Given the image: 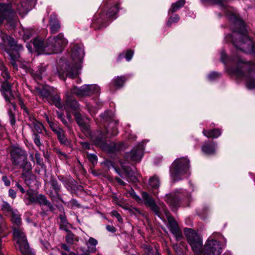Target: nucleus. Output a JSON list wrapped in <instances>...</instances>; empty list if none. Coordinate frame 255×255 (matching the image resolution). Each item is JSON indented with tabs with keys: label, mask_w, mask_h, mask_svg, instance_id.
Returning a JSON list of instances; mask_svg holds the SVG:
<instances>
[{
	"label": "nucleus",
	"mask_w": 255,
	"mask_h": 255,
	"mask_svg": "<svg viewBox=\"0 0 255 255\" xmlns=\"http://www.w3.org/2000/svg\"><path fill=\"white\" fill-rule=\"evenodd\" d=\"M202 3L207 1L218 4L220 8L224 10L230 21H232L238 26L232 34H228L225 36L227 41H231L234 45L238 49L246 53L255 54V44L252 41L249 36L245 33L246 31L244 22L240 19L236 14L235 9L227 5L225 0H201Z\"/></svg>",
	"instance_id": "f257e3e1"
},
{
	"label": "nucleus",
	"mask_w": 255,
	"mask_h": 255,
	"mask_svg": "<svg viewBox=\"0 0 255 255\" xmlns=\"http://www.w3.org/2000/svg\"><path fill=\"white\" fill-rule=\"evenodd\" d=\"M221 60L223 63H226L229 62L232 65L228 70L230 74L240 78L247 77V88L249 89L255 88V79L251 77L255 70V64L246 63L239 55L228 58L224 51L221 52Z\"/></svg>",
	"instance_id": "f03ea898"
},
{
	"label": "nucleus",
	"mask_w": 255,
	"mask_h": 255,
	"mask_svg": "<svg viewBox=\"0 0 255 255\" xmlns=\"http://www.w3.org/2000/svg\"><path fill=\"white\" fill-rule=\"evenodd\" d=\"M0 46L9 55L10 63L13 68L17 70L18 67L24 70L26 73L33 74V70L30 68L29 64L25 61L22 62L19 52L23 49L21 44H18L13 38L1 32L0 34Z\"/></svg>",
	"instance_id": "7ed1b4c3"
},
{
	"label": "nucleus",
	"mask_w": 255,
	"mask_h": 255,
	"mask_svg": "<svg viewBox=\"0 0 255 255\" xmlns=\"http://www.w3.org/2000/svg\"><path fill=\"white\" fill-rule=\"evenodd\" d=\"M84 56L83 47L80 44H75L71 47V57L72 59L73 66H71L67 62L62 65L58 70L59 77L65 80L66 77L74 78L78 74V71L81 69V64Z\"/></svg>",
	"instance_id": "20e7f679"
},
{
	"label": "nucleus",
	"mask_w": 255,
	"mask_h": 255,
	"mask_svg": "<svg viewBox=\"0 0 255 255\" xmlns=\"http://www.w3.org/2000/svg\"><path fill=\"white\" fill-rule=\"evenodd\" d=\"M189 160L186 158L176 159L172 164L170 173L174 182L179 181L189 176Z\"/></svg>",
	"instance_id": "39448f33"
},
{
	"label": "nucleus",
	"mask_w": 255,
	"mask_h": 255,
	"mask_svg": "<svg viewBox=\"0 0 255 255\" xmlns=\"http://www.w3.org/2000/svg\"><path fill=\"white\" fill-rule=\"evenodd\" d=\"M13 235L14 241L23 255H34L30 249L25 233L21 227L12 226Z\"/></svg>",
	"instance_id": "423d86ee"
},
{
	"label": "nucleus",
	"mask_w": 255,
	"mask_h": 255,
	"mask_svg": "<svg viewBox=\"0 0 255 255\" xmlns=\"http://www.w3.org/2000/svg\"><path fill=\"white\" fill-rule=\"evenodd\" d=\"M68 43L62 33L49 37L46 41V54L58 53L62 51Z\"/></svg>",
	"instance_id": "0eeeda50"
},
{
	"label": "nucleus",
	"mask_w": 255,
	"mask_h": 255,
	"mask_svg": "<svg viewBox=\"0 0 255 255\" xmlns=\"http://www.w3.org/2000/svg\"><path fill=\"white\" fill-rule=\"evenodd\" d=\"M15 8L11 3H0V24L6 20L11 27H13L16 21V16L14 11Z\"/></svg>",
	"instance_id": "6e6552de"
},
{
	"label": "nucleus",
	"mask_w": 255,
	"mask_h": 255,
	"mask_svg": "<svg viewBox=\"0 0 255 255\" xmlns=\"http://www.w3.org/2000/svg\"><path fill=\"white\" fill-rule=\"evenodd\" d=\"M4 98L7 103V113L10 125L13 127L15 124L16 104L13 102L14 96L12 92L10 91L8 85H4Z\"/></svg>",
	"instance_id": "1a4fd4ad"
},
{
	"label": "nucleus",
	"mask_w": 255,
	"mask_h": 255,
	"mask_svg": "<svg viewBox=\"0 0 255 255\" xmlns=\"http://www.w3.org/2000/svg\"><path fill=\"white\" fill-rule=\"evenodd\" d=\"M185 234L194 252L197 254L200 253L203 245L201 237L194 230L190 228L185 229Z\"/></svg>",
	"instance_id": "9d476101"
},
{
	"label": "nucleus",
	"mask_w": 255,
	"mask_h": 255,
	"mask_svg": "<svg viewBox=\"0 0 255 255\" xmlns=\"http://www.w3.org/2000/svg\"><path fill=\"white\" fill-rule=\"evenodd\" d=\"M100 91V87L95 84L84 85L80 88L74 87L71 93L77 96H90L93 94H98Z\"/></svg>",
	"instance_id": "9b49d317"
},
{
	"label": "nucleus",
	"mask_w": 255,
	"mask_h": 255,
	"mask_svg": "<svg viewBox=\"0 0 255 255\" xmlns=\"http://www.w3.org/2000/svg\"><path fill=\"white\" fill-rule=\"evenodd\" d=\"M222 248L219 242L214 240H209L205 245L203 255H220Z\"/></svg>",
	"instance_id": "f8f14e48"
},
{
	"label": "nucleus",
	"mask_w": 255,
	"mask_h": 255,
	"mask_svg": "<svg viewBox=\"0 0 255 255\" xmlns=\"http://www.w3.org/2000/svg\"><path fill=\"white\" fill-rule=\"evenodd\" d=\"M10 155L12 163L15 166L20 165V163L26 158L27 156L24 150L16 147H13L11 149Z\"/></svg>",
	"instance_id": "ddd939ff"
},
{
	"label": "nucleus",
	"mask_w": 255,
	"mask_h": 255,
	"mask_svg": "<svg viewBox=\"0 0 255 255\" xmlns=\"http://www.w3.org/2000/svg\"><path fill=\"white\" fill-rule=\"evenodd\" d=\"M47 122L51 130L56 134L60 143L64 145L69 146L70 144V141L65 136L64 130L54 123L48 120Z\"/></svg>",
	"instance_id": "4468645a"
},
{
	"label": "nucleus",
	"mask_w": 255,
	"mask_h": 255,
	"mask_svg": "<svg viewBox=\"0 0 255 255\" xmlns=\"http://www.w3.org/2000/svg\"><path fill=\"white\" fill-rule=\"evenodd\" d=\"M164 214L168 222L169 228L170 232L174 235L177 240H180L182 237V233L174 219L170 216L169 212L166 209L164 210Z\"/></svg>",
	"instance_id": "2eb2a0df"
},
{
	"label": "nucleus",
	"mask_w": 255,
	"mask_h": 255,
	"mask_svg": "<svg viewBox=\"0 0 255 255\" xmlns=\"http://www.w3.org/2000/svg\"><path fill=\"white\" fill-rule=\"evenodd\" d=\"M36 0H23L16 6V10L19 15L23 16L35 5Z\"/></svg>",
	"instance_id": "dca6fc26"
},
{
	"label": "nucleus",
	"mask_w": 255,
	"mask_h": 255,
	"mask_svg": "<svg viewBox=\"0 0 255 255\" xmlns=\"http://www.w3.org/2000/svg\"><path fill=\"white\" fill-rule=\"evenodd\" d=\"M142 197L145 205L150 207L155 214L158 216V217L160 219H162L161 215L159 210V208L155 203L153 198L145 192H143L142 193Z\"/></svg>",
	"instance_id": "f3484780"
},
{
	"label": "nucleus",
	"mask_w": 255,
	"mask_h": 255,
	"mask_svg": "<svg viewBox=\"0 0 255 255\" xmlns=\"http://www.w3.org/2000/svg\"><path fill=\"white\" fill-rule=\"evenodd\" d=\"M143 146L141 143L133 147L131 151L128 153L127 158L134 161L140 160L143 155Z\"/></svg>",
	"instance_id": "a211bd4d"
},
{
	"label": "nucleus",
	"mask_w": 255,
	"mask_h": 255,
	"mask_svg": "<svg viewBox=\"0 0 255 255\" xmlns=\"http://www.w3.org/2000/svg\"><path fill=\"white\" fill-rule=\"evenodd\" d=\"M74 117L78 125L83 132L89 133L90 132V126L89 125V120L88 118L84 117L78 112H75Z\"/></svg>",
	"instance_id": "6ab92c4d"
},
{
	"label": "nucleus",
	"mask_w": 255,
	"mask_h": 255,
	"mask_svg": "<svg viewBox=\"0 0 255 255\" xmlns=\"http://www.w3.org/2000/svg\"><path fill=\"white\" fill-rule=\"evenodd\" d=\"M79 108V105L76 100L73 99L72 97L68 95H66V100L65 103L63 104V109L68 111H76Z\"/></svg>",
	"instance_id": "aec40b11"
},
{
	"label": "nucleus",
	"mask_w": 255,
	"mask_h": 255,
	"mask_svg": "<svg viewBox=\"0 0 255 255\" xmlns=\"http://www.w3.org/2000/svg\"><path fill=\"white\" fill-rule=\"evenodd\" d=\"M0 70L1 71V75L4 79V81L1 82L2 93L4 96V90H5L3 87L4 85H8L10 87V90L12 92L11 84L8 82V80L10 78V76L8 72L7 68L4 65H1Z\"/></svg>",
	"instance_id": "412c9836"
},
{
	"label": "nucleus",
	"mask_w": 255,
	"mask_h": 255,
	"mask_svg": "<svg viewBox=\"0 0 255 255\" xmlns=\"http://www.w3.org/2000/svg\"><path fill=\"white\" fill-rule=\"evenodd\" d=\"M217 146L215 142H205L202 147V151L206 155H213L216 152Z\"/></svg>",
	"instance_id": "4be33fe9"
},
{
	"label": "nucleus",
	"mask_w": 255,
	"mask_h": 255,
	"mask_svg": "<svg viewBox=\"0 0 255 255\" xmlns=\"http://www.w3.org/2000/svg\"><path fill=\"white\" fill-rule=\"evenodd\" d=\"M165 200L173 208H176L179 206V198L174 194H169L166 195Z\"/></svg>",
	"instance_id": "5701e85b"
},
{
	"label": "nucleus",
	"mask_w": 255,
	"mask_h": 255,
	"mask_svg": "<svg viewBox=\"0 0 255 255\" xmlns=\"http://www.w3.org/2000/svg\"><path fill=\"white\" fill-rule=\"evenodd\" d=\"M32 44L37 52L46 54V41L44 42L39 38H36L33 40Z\"/></svg>",
	"instance_id": "b1692460"
},
{
	"label": "nucleus",
	"mask_w": 255,
	"mask_h": 255,
	"mask_svg": "<svg viewBox=\"0 0 255 255\" xmlns=\"http://www.w3.org/2000/svg\"><path fill=\"white\" fill-rule=\"evenodd\" d=\"M148 184L149 187L152 190L153 194H156V190L158 189L160 186L159 177L156 175H154L149 179Z\"/></svg>",
	"instance_id": "393cba45"
},
{
	"label": "nucleus",
	"mask_w": 255,
	"mask_h": 255,
	"mask_svg": "<svg viewBox=\"0 0 255 255\" xmlns=\"http://www.w3.org/2000/svg\"><path fill=\"white\" fill-rule=\"evenodd\" d=\"M87 246V250L85 252L94 253L96 251V246L98 245V241L94 238L90 237L86 242Z\"/></svg>",
	"instance_id": "a878e982"
},
{
	"label": "nucleus",
	"mask_w": 255,
	"mask_h": 255,
	"mask_svg": "<svg viewBox=\"0 0 255 255\" xmlns=\"http://www.w3.org/2000/svg\"><path fill=\"white\" fill-rule=\"evenodd\" d=\"M35 91L42 97H48L50 96L51 92V88L48 86L36 87L35 88Z\"/></svg>",
	"instance_id": "bb28decb"
},
{
	"label": "nucleus",
	"mask_w": 255,
	"mask_h": 255,
	"mask_svg": "<svg viewBox=\"0 0 255 255\" xmlns=\"http://www.w3.org/2000/svg\"><path fill=\"white\" fill-rule=\"evenodd\" d=\"M28 126L31 129L32 133H39V134H43L42 131L43 128V127L42 124L37 121L35 123H28Z\"/></svg>",
	"instance_id": "cd10ccee"
},
{
	"label": "nucleus",
	"mask_w": 255,
	"mask_h": 255,
	"mask_svg": "<svg viewBox=\"0 0 255 255\" xmlns=\"http://www.w3.org/2000/svg\"><path fill=\"white\" fill-rule=\"evenodd\" d=\"M37 203L40 205L47 206L49 210L51 211H53L54 207L52 204L47 199L46 197L42 194H38L37 196Z\"/></svg>",
	"instance_id": "c85d7f7f"
},
{
	"label": "nucleus",
	"mask_w": 255,
	"mask_h": 255,
	"mask_svg": "<svg viewBox=\"0 0 255 255\" xmlns=\"http://www.w3.org/2000/svg\"><path fill=\"white\" fill-rule=\"evenodd\" d=\"M49 25L51 33H56L60 28L59 22L54 16H50Z\"/></svg>",
	"instance_id": "c756f323"
},
{
	"label": "nucleus",
	"mask_w": 255,
	"mask_h": 255,
	"mask_svg": "<svg viewBox=\"0 0 255 255\" xmlns=\"http://www.w3.org/2000/svg\"><path fill=\"white\" fill-rule=\"evenodd\" d=\"M203 134L208 138H217L221 134V131L218 128L212 130H203Z\"/></svg>",
	"instance_id": "7c9ffc66"
},
{
	"label": "nucleus",
	"mask_w": 255,
	"mask_h": 255,
	"mask_svg": "<svg viewBox=\"0 0 255 255\" xmlns=\"http://www.w3.org/2000/svg\"><path fill=\"white\" fill-rule=\"evenodd\" d=\"M11 215V221L13 224V226L20 227L21 220L18 211L16 209L14 210Z\"/></svg>",
	"instance_id": "2f4dec72"
},
{
	"label": "nucleus",
	"mask_w": 255,
	"mask_h": 255,
	"mask_svg": "<svg viewBox=\"0 0 255 255\" xmlns=\"http://www.w3.org/2000/svg\"><path fill=\"white\" fill-rule=\"evenodd\" d=\"M51 184L52 188L54 190L55 192L56 193V196L58 198V199L61 202H63L62 200V197L59 194V192L60 190V185L58 184V181L55 179L53 178H51Z\"/></svg>",
	"instance_id": "473e14b6"
},
{
	"label": "nucleus",
	"mask_w": 255,
	"mask_h": 255,
	"mask_svg": "<svg viewBox=\"0 0 255 255\" xmlns=\"http://www.w3.org/2000/svg\"><path fill=\"white\" fill-rule=\"evenodd\" d=\"M126 149V145L123 142L112 143L110 145V150L112 152L121 151Z\"/></svg>",
	"instance_id": "72a5a7b5"
},
{
	"label": "nucleus",
	"mask_w": 255,
	"mask_h": 255,
	"mask_svg": "<svg viewBox=\"0 0 255 255\" xmlns=\"http://www.w3.org/2000/svg\"><path fill=\"white\" fill-rule=\"evenodd\" d=\"M45 66L41 65L38 67V69L36 72L34 73L33 72V74H31V75L35 79H41L42 76L45 74Z\"/></svg>",
	"instance_id": "f704fd0d"
},
{
	"label": "nucleus",
	"mask_w": 255,
	"mask_h": 255,
	"mask_svg": "<svg viewBox=\"0 0 255 255\" xmlns=\"http://www.w3.org/2000/svg\"><path fill=\"white\" fill-rule=\"evenodd\" d=\"M185 3V0H179L171 5L169 10V12L174 13L180 8L182 7Z\"/></svg>",
	"instance_id": "c9c22d12"
},
{
	"label": "nucleus",
	"mask_w": 255,
	"mask_h": 255,
	"mask_svg": "<svg viewBox=\"0 0 255 255\" xmlns=\"http://www.w3.org/2000/svg\"><path fill=\"white\" fill-rule=\"evenodd\" d=\"M51 100L53 104L58 109H63V104H62L61 99L59 95H55L51 97Z\"/></svg>",
	"instance_id": "e433bc0d"
},
{
	"label": "nucleus",
	"mask_w": 255,
	"mask_h": 255,
	"mask_svg": "<svg viewBox=\"0 0 255 255\" xmlns=\"http://www.w3.org/2000/svg\"><path fill=\"white\" fill-rule=\"evenodd\" d=\"M19 34L22 36V38L24 40L29 39L32 34V30L31 29L25 28L22 29L19 32Z\"/></svg>",
	"instance_id": "4c0bfd02"
},
{
	"label": "nucleus",
	"mask_w": 255,
	"mask_h": 255,
	"mask_svg": "<svg viewBox=\"0 0 255 255\" xmlns=\"http://www.w3.org/2000/svg\"><path fill=\"white\" fill-rule=\"evenodd\" d=\"M43 136V134L32 133V138L35 144L40 149V146L42 145L41 138Z\"/></svg>",
	"instance_id": "58836bf2"
},
{
	"label": "nucleus",
	"mask_w": 255,
	"mask_h": 255,
	"mask_svg": "<svg viewBox=\"0 0 255 255\" xmlns=\"http://www.w3.org/2000/svg\"><path fill=\"white\" fill-rule=\"evenodd\" d=\"M27 200L29 204L37 203V196L38 194L33 191H27Z\"/></svg>",
	"instance_id": "ea45409f"
},
{
	"label": "nucleus",
	"mask_w": 255,
	"mask_h": 255,
	"mask_svg": "<svg viewBox=\"0 0 255 255\" xmlns=\"http://www.w3.org/2000/svg\"><path fill=\"white\" fill-rule=\"evenodd\" d=\"M1 208L2 211L6 214H11L12 213V211L14 209H12L10 205L6 202H3L1 206Z\"/></svg>",
	"instance_id": "a19ab883"
},
{
	"label": "nucleus",
	"mask_w": 255,
	"mask_h": 255,
	"mask_svg": "<svg viewBox=\"0 0 255 255\" xmlns=\"http://www.w3.org/2000/svg\"><path fill=\"white\" fill-rule=\"evenodd\" d=\"M126 81V78L124 76L117 77L113 79V82L115 83V85L117 88H121L123 86Z\"/></svg>",
	"instance_id": "79ce46f5"
},
{
	"label": "nucleus",
	"mask_w": 255,
	"mask_h": 255,
	"mask_svg": "<svg viewBox=\"0 0 255 255\" xmlns=\"http://www.w3.org/2000/svg\"><path fill=\"white\" fill-rule=\"evenodd\" d=\"M113 113L111 111H107L100 115V119L101 122L105 123L108 122L109 120L112 118Z\"/></svg>",
	"instance_id": "37998d69"
},
{
	"label": "nucleus",
	"mask_w": 255,
	"mask_h": 255,
	"mask_svg": "<svg viewBox=\"0 0 255 255\" xmlns=\"http://www.w3.org/2000/svg\"><path fill=\"white\" fill-rule=\"evenodd\" d=\"M119 11L118 5H115L111 7L106 13V15L110 18H113Z\"/></svg>",
	"instance_id": "c03bdc74"
},
{
	"label": "nucleus",
	"mask_w": 255,
	"mask_h": 255,
	"mask_svg": "<svg viewBox=\"0 0 255 255\" xmlns=\"http://www.w3.org/2000/svg\"><path fill=\"white\" fill-rule=\"evenodd\" d=\"M20 168H22L24 171H29L31 169V165L29 161L27 160V156L24 160H22L20 165Z\"/></svg>",
	"instance_id": "a18cd8bd"
},
{
	"label": "nucleus",
	"mask_w": 255,
	"mask_h": 255,
	"mask_svg": "<svg viewBox=\"0 0 255 255\" xmlns=\"http://www.w3.org/2000/svg\"><path fill=\"white\" fill-rule=\"evenodd\" d=\"M24 116L25 118V120H27L29 122L28 123H35L37 121L35 119V118L31 115L28 110L26 109H24Z\"/></svg>",
	"instance_id": "49530a36"
},
{
	"label": "nucleus",
	"mask_w": 255,
	"mask_h": 255,
	"mask_svg": "<svg viewBox=\"0 0 255 255\" xmlns=\"http://www.w3.org/2000/svg\"><path fill=\"white\" fill-rule=\"evenodd\" d=\"M100 135H98V137L95 139V142L96 144L101 146L104 144V139L106 138L107 136L103 135L102 132H99Z\"/></svg>",
	"instance_id": "de8ad7c7"
},
{
	"label": "nucleus",
	"mask_w": 255,
	"mask_h": 255,
	"mask_svg": "<svg viewBox=\"0 0 255 255\" xmlns=\"http://www.w3.org/2000/svg\"><path fill=\"white\" fill-rule=\"evenodd\" d=\"M87 155L89 161L93 164L95 165L97 164L98 157L96 155L94 154H90L89 153H87Z\"/></svg>",
	"instance_id": "09e8293b"
},
{
	"label": "nucleus",
	"mask_w": 255,
	"mask_h": 255,
	"mask_svg": "<svg viewBox=\"0 0 255 255\" xmlns=\"http://www.w3.org/2000/svg\"><path fill=\"white\" fill-rule=\"evenodd\" d=\"M143 249L145 251V253L147 255H151L154 254L153 249L147 245H143L142 246Z\"/></svg>",
	"instance_id": "8fccbe9b"
},
{
	"label": "nucleus",
	"mask_w": 255,
	"mask_h": 255,
	"mask_svg": "<svg viewBox=\"0 0 255 255\" xmlns=\"http://www.w3.org/2000/svg\"><path fill=\"white\" fill-rule=\"evenodd\" d=\"M74 234L71 231H68L65 237L66 242L69 244H72L73 243Z\"/></svg>",
	"instance_id": "3c124183"
},
{
	"label": "nucleus",
	"mask_w": 255,
	"mask_h": 255,
	"mask_svg": "<svg viewBox=\"0 0 255 255\" xmlns=\"http://www.w3.org/2000/svg\"><path fill=\"white\" fill-rule=\"evenodd\" d=\"M179 20V16L178 15H175L173 16H171L169 18V20L167 22V24L168 26H170V25L172 23L177 22Z\"/></svg>",
	"instance_id": "603ef678"
},
{
	"label": "nucleus",
	"mask_w": 255,
	"mask_h": 255,
	"mask_svg": "<svg viewBox=\"0 0 255 255\" xmlns=\"http://www.w3.org/2000/svg\"><path fill=\"white\" fill-rule=\"evenodd\" d=\"M67 205L70 208H73L75 207H78L79 206V204H78L77 201L74 199H71L69 202L67 203Z\"/></svg>",
	"instance_id": "864d4df0"
},
{
	"label": "nucleus",
	"mask_w": 255,
	"mask_h": 255,
	"mask_svg": "<svg viewBox=\"0 0 255 255\" xmlns=\"http://www.w3.org/2000/svg\"><path fill=\"white\" fill-rule=\"evenodd\" d=\"M220 74L216 72H212L208 76V78L210 81H213L219 77Z\"/></svg>",
	"instance_id": "5fc2aeb1"
},
{
	"label": "nucleus",
	"mask_w": 255,
	"mask_h": 255,
	"mask_svg": "<svg viewBox=\"0 0 255 255\" xmlns=\"http://www.w3.org/2000/svg\"><path fill=\"white\" fill-rule=\"evenodd\" d=\"M35 158L37 164L42 166L43 165V159L40 157V154L36 152L35 154Z\"/></svg>",
	"instance_id": "6e6d98bb"
},
{
	"label": "nucleus",
	"mask_w": 255,
	"mask_h": 255,
	"mask_svg": "<svg viewBox=\"0 0 255 255\" xmlns=\"http://www.w3.org/2000/svg\"><path fill=\"white\" fill-rule=\"evenodd\" d=\"M129 194L136 201H139L140 200V198L136 194L135 192L132 189H131L128 191Z\"/></svg>",
	"instance_id": "4d7b16f0"
},
{
	"label": "nucleus",
	"mask_w": 255,
	"mask_h": 255,
	"mask_svg": "<svg viewBox=\"0 0 255 255\" xmlns=\"http://www.w3.org/2000/svg\"><path fill=\"white\" fill-rule=\"evenodd\" d=\"M111 215L112 216L115 217L120 223H123L122 218L121 217L120 214L117 211H112L111 212Z\"/></svg>",
	"instance_id": "13d9d810"
},
{
	"label": "nucleus",
	"mask_w": 255,
	"mask_h": 255,
	"mask_svg": "<svg viewBox=\"0 0 255 255\" xmlns=\"http://www.w3.org/2000/svg\"><path fill=\"white\" fill-rule=\"evenodd\" d=\"M133 51L131 50H128L126 54L125 58L128 61H130L133 56Z\"/></svg>",
	"instance_id": "bf43d9fd"
},
{
	"label": "nucleus",
	"mask_w": 255,
	"mask_h": 255,
	"mask_svg": "<svg viewBox=\"0 0 255 255\" xmlns=\"http://www.w3.org/2000/svg\"><path fill=\"white\" fill-rule=\"evenodd\" d=\"M81 145L82 148L84 149H91V145L87 142H81Z\"/></svg>",
	"instance_id": "052dcab7"
},
{
	"label": "nucleus",
	"mask_w": 255,
	"mask_h": 255,
	"mask_svg": "<svg viewBox=\"0 0 255 255\" xmlns=\"http://www.w3.org/2000/svg\"><path fill=\"white\" fill-rule=\"evenodd\" d=\"M2 180L4 182L5 186H9L10 185V182L6 176H2Z\"/></svg>",
	"instance_id": "680f3d73"
},
{
	"label": "nucleus",
	"mask_w": 255,
	"mask_h": 255,
	"mask_svg": "<svg viewBox=\"0 0 255 255\" xmlns=\"http://www.w3.org/2000/svg\"><path fill=\"white\" fill-rule=\"evenodd\" d=\"M106 229L111 233H115L116 231L115 228L114 226L111 225H107L106 226Z\"/></svg>",
	"instance_id": "e2e57ef3"
},
{
	"label": "nucleus",
	"mask_w": 255,
	"mask_h": 255,
	"mask_svg": "<svg viewBox=\"0 0 255 255\" xmlns=\"http://www.w3.org/2000/svg\"><path fill=\"white\" fill-rule=\"evenodd\" d=\"M8 194L10 197L12 198H14L16 197V192L13 189H9L8 191Z\"/></svg>",
	"instance_id": "0e129e2a"
},
{
	"label": "nucleus",
	"mask_w": 255,
	"mask_h": 255,
	"mask_svg": "<svg viewBox=\"0 0 255 255\" xmlns=\"http://www.w3.org/2000/svg\"><path fill=\"white\" fill-rule=\"evenodd\" d=\"M49 196L53 201H57L59 200L56 196V193L55 192V194H53L52 192H50Z\"/></svg>",
	"instance_id": "69168bd1"
},
{
	"label": "nucleus",
	"mask_w": 255,
	"mask_h": 255,
	"mask_svg": "<svg viewBox=\"0 0 255 255\" xmlns=\"http://www.w3.org/2000/svg\"><path fill=\"white\" fill-rule=\"evenodd\" d=\"M118 130L116 127H114L111 129V134L112 136H115L118 134Z\"/></svg>",
	"instance_id": "338daca9"
},
{
	"label": "nucleus",
	"mask_w": 255,
	"mask_h": 255,
	"mask_svg": "<svg viewBox=\"0 0 255 255\" xmlns=\"http://www.w3.org/2000/svg\"><path fill=\"white\" fill-rule=\"evenodd\" d=\"M115 180L118 183V184L124 186L126 185V183L119 177H116Z\"/></svg>",
	"instance_id": "774afa93"
}]
</instances>
